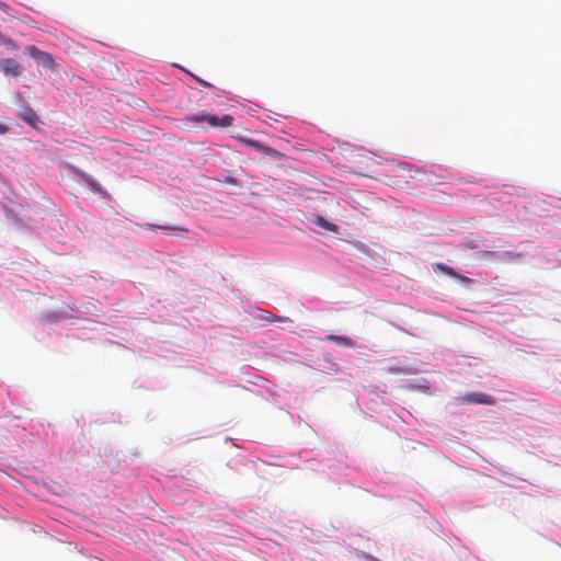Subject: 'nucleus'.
Listing matches in <instances>:
<instances>
[{
    "instance_id": "dca6fc26",
    "label": "nucleus",
    "mask_w": 561,
    "mask_h": 561,
    "mask_svg": "<svg viewBox=\"0 0 561 561\" xmlns=\"http://www.w3.org/2000/svg\"><path fill=\"white\" fill-rule=\"evenodd\" d=\"M195 79H196V81H197L199 84H202V85H204V87H210V83H209V82L204 81V80H202V79H199V78H195Z\"/></svg>"
},
{
    "instance_id": "f257e3e1",
    "label": "nucleus",
    "mask_w": 561,
    "mask_h": 561,
    "mask_svg": "<svg viewBox=\"0 0 561 561\" xmlns=\"http://www.w3.org/2000/svg\"><path fill=\"white\" fill-rule=\"evenodd\" d=\"M28 55L35 59L38 64L43 65L46 68H53L55 65L54 58L49 53L43 51L38 49L36 46H28L27 48Z\"/></svg>"
},
{
    "instance_id": "39448f33",
    "label": "nucleus",
    "mask_w": 561,
    "mask_h": 561,
    "mask_svg": "<svg viewBox=\"0 0 561 561\" xmlns=\"http://www.w3.org/2000/svg\"><path fill=\"white\" fill-rule=\"evenodd\" d=\"M325 341L334 342L335 344L342 347H355V342L348 337L343 335L329 334L324 337Z\"/></svg>"
},
{
    "instance_id": "423d86ee",
    "label": "nucleus",
    "mask_w": 561,
    "mask_h": 561,
    "mask_svg": "<svg viewBox=\"0 0 561 561\" xmlns=\"http://www.w3.org/2000/svg\"><path fill=\"white\" fill-rule=\"evenodd\" d=\"M20 116L25 123L32 126H34L38 122V117L32 107H25Z\"/></svg>"
},
{
    "instance_id": "f03ea898",
    "label": "nucleus",
    "mask_w": 561,
    "mask_h": 561,
    "mask_svg": "<svg viewBox=\"0 0 561 561\" xmlns=\"http://www.w3.org/2000/svg\"><path fill=\"white\" fill-rule=\"evenodd\" d=\"M0 69L5 76L18 78L22 75L23 67L13 58H5L0 61Z\"/></svg>"
},
{
    "instance_id": "0eeeda50",
    "label": "nucleus",
    "mask_w": 561,
    "mask_h": 561,
    "mask_svg": "<svg viewBox=\"0 0 561 561\" xmlns=\"http://www.w3.org/2000/svg\"><path fill=\"white\" fill-rule=\"evenodd\" d=\"M433 271L435 273H444L445 275L450 276V277H458L457 273L450 266L446 265L445 263H434Z\"/></svg>"
},
{
    "instance_id": "a211bd4d",
    "label": "nucleus",
    "mask_w": 561,
    "mask_h": 561,
    "mask_svg": "<svg viewBox=\"0 0 561 561\" xmlns=\"http://www.w3.org/2000/svg\"><path fill=\"white\" fill-rule=\"evenodd\" d=\"M481 254L489 256V255H493V252H491V251H483V252H481Z\"/></svg>"
},
{
    "instance_id": "6e6552de",
    "label": "nucleus",
    "mask_w": 561,
    "mask_h": 561,
    "mask_svg": "<svg viewBox=\"0 0 561 561\" xmlns=\"http://www.w3.org/2000/svg\"><path fill=\"white\" fill-rule=\"evenodd\" d=\"M141 228L144 229H147V230H156V229H161V230H164V231H178V230H183L182 228H178V227H172V226H168V225H153V224H146L144 226H141Z\"/></svg>"
},
{
    "instance_id": "ddd939ff",
    "label": "nucleus",
    "mask_w": 561,
    "mask_h": 561,
    "mask_svg": "<svg viewBox=\"0 0 561 561\" xmlns=\"http://www.w3.org/2000/svg\"><path fill=\"white\" fill-rule=\"evenodd\" d=\"M0 10H2L4 13H7L10 16H14L13 9L2 1H0Z\"/></svg>"
},
{
    "instance_id": "6ab92c4d",
    "label": "nucleus",
    "mask_w": 561,
    "mask_h": 561,
    "mask_svg": "<svg viewBox=\"0 0 561 561\" xmlns=\"http://www.w3.org/2000/svg\"><path fill=\"white\" fill-rule=\"evenodd\" d=\"M389 371H391V373H400L401 369H399V368H390Z\"/></svg>"
},
{
    "instance_id": "7ed1b4c3",
    "label": "nucleus",
    "mask_w": 561,
    "mask_h": 561,
    "mask_svg": "<svg viewBox=\"0 0 561 561\" xmlns=\"http://www.w3.org/2000/svg\"><path fill=\"white\" fill-rule=\"evenodd\" d=\"M463 401L467 403L494 404V399L491 396L481 392L466 394Z\"/></svg>"
},
{
    "instance_id": "4468645a",
    "label": "nucleus",
    "mask_w": 561,
    "mask_h": 561,
    "mask_svg": "<svg viewBox=\"0 0 561 561\" xmlns=\"http://www.w3.org/2000/svg\"><path fill=\"white\" fill-rule=\"evenodd\" d=\"M3 43H4L5 45H8V46L12 47L13 49H16V48H18L16 44H15V43H14V41H12L11 38H5V39L3 41Z\"/></svg>"
},
{
    "instance_id": "1a4fd4ad",
    "label": "nucleus",
    "mask_w": 561,
    "mask_h": 561,
    "mask_svg": "<svg viewBox=\"0 0 561 561\" xmlns=\"http://www.w3.org/2000/svg\"><path fill=\"white\" fill-rule=\"evenodd\" d=\"M206 117H208V114H194L186 117V121L195 123V124H202L207 122Z\"/></svg>"
},
{
    "instance_id": "20e7f679",
    "label": "nucleus",
    "mask_w": 561,
    "mask_h": 561,
    "mask_svg": "<svg viewBox=\"0 0 561 561\" xmlns=\"http://www.w3.org/2000/svg\"><path fill=\"white\" fill-rule=\"evenodd\" d=\"M207 123L211 127H230L233 123V117L231 115H224L221 118H218L215 115H209L206 117Z\"/></svg>"
},
{
    "instance_id": "f3484780",
    "label": "nucleus",
    "mask_w": 561,
    "mask_h": 561,
    "mask_svg": "<svg viewBox=\"0 0 561 561\" xmlns=\"http://www.w3.org/2000/svg\"><path fill=\"white\" fill-rule=\"evenodd\" d=\"M8 131V127L3 124H0V135H3Z\"/></svg>"
},
{
    "instance_id": "9b49d317",
    "label": "nucleus",
    "mask_w": 561,
    "mask_h": 561,
    "mask_svg": "<svg viewBox=\"0 0 561 561\" xmlns=\"http://www.w3.org/2000/svg\"><path fill=\"white\" fill-rule=\"evenodd\" d=\"M261 319L268 321V322L276 321V320H283L280 317H277L270 311H262Z\"/></svg>"
},
{
    "instance_id": "2eb2a0df",
    "label": "nucleus",
    "mask_w": 561,
    "mask_h": 561,
    "mask_svg": "<svg viewBox=\"0 0 561 561\" xmlns=\"http://www.w3.org/2000/svg\"><path fill=\"white\" fill-rule=\"evenodd\" d=\"M505 254L507 256H510L511 259H518L520 256V254L515 253V252H506Z\"/></svg>"
},
{
    "instance_id": "9d476101",
    "label": "nucleus",
    "mask_w": 561,
    "mask_h": 561,
    "mask_svg": "<svg viewBox=\"0 0 561 561\" xmlns=\"http://www.w3.org/2000/svg\"><path fill=\"white\" fill-rule=\"evenodd\" d=\"M244 142L250 146V147H253L255 148L256 150H261V151H266L267 148L265 146H263L262 144H260L259 141L256 140H253V139H245Z\"/></svg>"
},
{
    "instance_id": "f8f14e48",
    "label": "nucleus",
    "mask_w": 561,
    "mask_h": 561,
    "mask_svg": "<svg viewBox=\"0 0 561 561\" xmlns=\"http://www.w3.org/2000/svg\"><path fill=\"white\" fill-rule=\"evenodd\" d=\"M317 224L321 227H323L324 229L329 230V231H335V226L332 225V224H329L324 219L320 218Z\"/></svg>"
}]
</instances>
